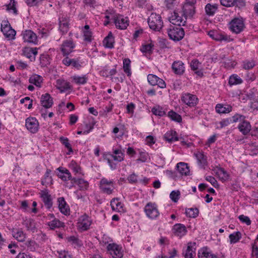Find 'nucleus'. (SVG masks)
<instances>
[{
    "label": "nucleus",
    "mask_w": 258,
    "mask_h": 258,
    "mask_svg": "<svg viewBox=\"0 0 258 258\" xmlns=\"http://www.w3.org/2000/svg\"><path fill=\"white\" fill-rule=\"evenodd\" d=\"M199 210L197 208H190L186 209L185 214L187 217L190 218H196L199 215Z\"/></svg>",
    "instance_id": "nucleus-50"
},
{
    "label": "nucleus",
    "mask_w": 258,
    "mask_h": 258,
    "mask_svg": "<svg viewBox=\"0 0 258 258\" xmlns=\"http://www.w3.org/2000/svg\"><path fill=\"white\" fill-rule=\"evenodd\" d=\"M38 48L36 47H25L23 49V53L30 61L35 60L36 56L38 54Z\"/></svg>",
    "instance_id": "nucleus-18"
},
{
    "label": "nucleus",
    "mask_w": 258,
    "mask_h": 258,
    "mask_svg": "<svg viewBox=\"0 0 258 258\" xmlns=\"http://www.w3.org/2000/svg\"><path fill=\"white\" fill-rule=\"evenodd\" d=\"M178 171L181 175H187L189 173V167L185 163L180 162L176 165Z\"/></svg>",
    "instance_id": "nucleus-34"
},
{
    "label": "nucleus",
    "mask_w": 258,
    "mask_h": 258,
    "mask_svg": "<svg viewBox=\"0 0 258 258\" xmlns=\"http://www.w3.org/2000/svg\"><path fill=\"white\" fill-rule=\"evenodd\" d=\"M124 154L121 149H113L112 153L106 152L103 154V158L107 161L112 169L116 168V164L113 161L120 162L123 160Z\"/></svg>",
    "instance_id": "nucleus-1"
},
{
    "label": "nucleus",
    "mask_w": 258,
    "mask_h": 258,
    "mask_svg": "<svg viewBox=\"0 0 258 258\" xmlns=\"http://www.w3.org/2000/svg\"><path fill=\"white\" fill-rule=\"evenodd\" d=\"M232 107L230 105L217 104L215 106L216 111L219 114L228 113L232 111Z\"/></svg>",
    "instance_id": "nucleus-28"
},
{
    "label": "nucleus",
    "mask_w": 258,
    "mask_h": 258,
    "mask_svg": "<svg viewBox=\"0 0 258 258\" xmlns=\"http://www.w3.org/2000/svg\"><path fill=\"white\" fill-rule=\"evenodd\" d=\"M149 27L155 31H160L163 26V22L160 15L152 13L148 19Z\"/></svg>",
    "instance_id": "nucleus-3"
},
{
    "label": "nucleus",
    "mask_w": 258,
    "mask_h": 258,
    "mask_svg": "<svg viewBox=\"0 0 258 258\" xmlns=\"http://www.w3.org/2000/svg\"><path fill=\"white\" fill-rule=\"evenodd\" d=\"M164 139L169 142L177 141L178 138L177 136L176 133L174 131H169L167 132L164 135Z\"/></svg>",
    "instance_id": "nucleus-40"
},
{
    "label": "nucleus",
    "mask_w": 258,
    "mask_h": 258,
    "mask_svg": "<svg viewBox=\"0 0 258 258\" xmlns=\"http://www.w3.org/2000/svg\"><path fill=\"white\" fill-rule=\"evenodd\" d=\"M147 79L149 83L152 86L157 85L162 89L166 88V85L165 81L155 75H148Z\"/></svg>",
    "instance_id": "nucleus-14"
},
{
    "label": "nucleus",
    "mask_w": 258,
    "mask_h": 258,
    "mask_svg": "<svg viewBox=\"0 0 258 258\" xmlns=\"http://www.w3.org/2000/svg\"><path fill=\"white\" fill-rule=\"evenodd\" d=\"M110 206L112 210L121 212L123 211L122 204L118 199H113L111 201Z\"/></svg>",
    "instance_id": "nucleus-39"
},
{
    "label": "nucleus",
    "mask_w": 258,
    "mask_h": 258,
    "mask_svg": "<svg viewBox=\"0 0 258 258\" xmlns=\"http://www.w3.org/2000/svg\"><path fill=\"white\" fill-rule=\"evenodd\" d=\"M55 87L60 92H63L71 89L70 83L63 79L57 80Z\"/></svg>",
    "instance_id": "nucleus-25"
},
{
    "label": "nucleus",
    "mask_w": 258,
    "mask_h": 258,
    "mask_svg": "<svg viewBox=\"0 0 258 258\" xmlns=\"http://www.w3.org/2000/svg\"><path fill=\"white\" fill-rule=\"evenodd\" d=\"M69 20L66 18L59 19V30L62 34H66L69 30Z\"/></svg>",
    "instance_id": "nucleus-30"
},
{
    "label": "nucleus",
    "mask_w": 258,
    "mask_h": 258,
    "mask_svg": "<svg viewBox=\"0 0 258 258\" xmlns=\"http://www.w3.org/2000/svg\"><path fill=\"white\" fill-rule=\"evenodd\" d=\"M173 233L175 235L181 237L185 235L187 232L186 227L182 224H176L172 228Z\"/></svg>",
    "instance_id": "nucleus-26"
},
{
    "label": "nucleus",
    "mask_w": 258,
    "mask_h": 258,
    "mask_svg": "<svg viewBox=\"0 0 258 258\" xmlns=\"http://www.w3.org/2000/svg\"><path fill=\"white\" fill-rule=\"evenodd\" d=\"M74 183L77 184L80 189L81 190L88 189L89 185V182L85 180L82 178H73L72 179V184L68 186L69 188H71L74 186Z\"/></svg>",
    "instance_id": "nucleus-21"
},
{
    "label": "nucleus",
    "mask_w": 258,
    "mask_h": 258,
    "mask_svg": "<svg viewBox=\"0 0 258 258\" xmlns=\"http://www.w3.org/2000/svg\"><path fill=\"white\" fill-rule=\"evenodd\" d=\"M164 4L166 7L168 9H173L177 5V0H164Z\"/></svg>",
    "instance_id": "nucleus-55"
},
{
    "label": "nucleus",
    "mask_w": 258,
    "mask_h": 258,
    "mask_svg": "<svg viewBox=\"0 0 258 258\" xmlns=\"http://www.w3.org/2000/svg\"><path fill=\"white\" fill-rule=\"evenodd\" d=\"M25 126L32 133H36L39 128V123L35 117H29L26 119Z\"/></svg>",
    "instance_id": "nucleus-16"
},
{
    "label": "nucleus",
    "mask_w": 258,
    "mask_h": 258,
    "mask_svg": "<svg viewBox=\"0 0 258 258\" xmlns=\"http://www.w3.org/2000/svg\"><path fill=\"white\" fill-rule=\"evenodd\" d=\"M168 116L174 121L180 122L182 121L181 116L176 112L171 110L168 112Z\"/></svg>",
    "instance_id": "nucleus-52"
},
{
    "label": "nucleus",
    "mask_w": 258,
    "mask_h": 258,
    "mask_svg": "<svg viewBox=\"0 0 258 258\" xmlns=\"http://www.w3.org/2000/svg\"><path fill=\"white\" fill-rule=\"evenodd\" d=\"M256 89L252 88L247 92L246 95L250 100L257 98Z\"/></svg>",
    "instance_id": "nucleus-57"
},
{
    "label": "nucleus",
    "mask_w": 258,
    "mask_h": 258,
    "mask_svg": "<svg viewBox=\"0 0 258 258\" xmlns=\"http://www.w3.org/2000/svg\"><path fill=\"white\" fill-rule=\"evenodd\" d=\"M39 61L41 67H47L50 62L49 55L46 53L40 54Z\"/></svg>",
    "instance_id": "nucleus-41"
},
{
    "label": "nucleus",
    "mask_w": 258,
    "mask_h": 258,
    "mask_svg": "<svg viewBox=\"0 0 258 258\" xmlns=\"http://www.w3.org/2000/svg\"><path fill=\"white\" fill-rule=\"evenodd\" d=\"M123 71L127 74V76L131 75V60L129 58H124L123 61Z\"/></svg>",
    "instance_id": "nucleus-44"
},
{
    "label": "nucleus",
    "mask_w": 258,
    "mask_h": 258,
    "mask_svg": "<svg viewBox=\"0 0 258 258\" xmlns=\"http://www.w3.org/2000/svg\"><path fill=\"white\" fill-rule=\"evenodd\" d=\"M59 140L61 143L68 149L69 151L68 154H70L71 153L73 152L72 146L69 142V140L67 138L61 137L59 138Z\"/></svg>",
    "instance_id": "nucleus-51"
},
{
    "label": "nucleus",
    "mask_w": 258,
    "mask_h": 258,
    "mask_svg": "<svg viewBox=\"0 0 258 258\" xmlns=\"http://www.w3.org/2000/svg\"><path fill=\"white\" fill-rule=\"evenodd\" d=\"M206 180L209 182L215 187L218 186V183L216 179L212 176H208L206 177Z\"/></svg>",
    "instance_id": "nucleus-61"
},
{
    "label": "nucleus",
    "mask_w": 258,
    "mask_h": 258,
    "mask_svg": "<svg viewBox=\"0 0 258 258\" xmlns=\"http://www.w3.org/2000/svg\"><path fill=\"white\" fill-rule=\"evenodd\" d=\"M181 100L190 107L195 106L198 102V98L196 95L188 93L182 95Z\"/></svg>",
    "instance_id": "nucleus-11"
},
{
    "label": "nucleus",
    "mask_w": 258,
    "mask_h": 258,
    "mask_svg": "<svg viewBox=\"0 0 258 258\" xmlns=\"http://www.w3.org/2000/svg\"><path fill=\"white\" fill-rule=\"evenodd\" d=\"M229 28L233 33H240L244 28L243 20L239 18L233 19L229 23Z\"/></svg>",
    "instance_id": "nucleus-8"
},
{
    "label": "nucleus",
    "mask_w": 258,
    "mask_h": 258,
    "mask_svg": "<svg viewBox=\"0 0 258 258\" xmlns=\"http://www.w3.org/2000/svg\"><path fill=\"white\" fill-rule=\"evenodd\" d=\"M216 174L218 176L219 179L222 181H225L229 178V174L223 168H220L217 170Z\"/></svg>",
    "instance_id": "nucleus-45"
},
{
    "label": "nucleus",
    "mask_w": 258,
    "mask_h": 258,
    "mask_svg": "<svg viewBox=\"0 0 258 258\" xmlns=\"http://www.w3.org/2000/svg\"><path fill=\"white\" fill-rule=\"evenodd\" d=\"M51 170L50 169H47L45 174L44 178L41 181L42 185H45L48 184L49 182H51L52 178L50 176Z\"/></svg>",
    "instance_id": "nucleus-54"
},
{
    "label": "nucleus",
    "mask_w": 258,
    "mask_h": 258,
    "mask_svg": "<svg viewBox=\"0 0 258 258\" xmlns=\"http://www.w3.org/2000/svg\"><path fill=\"white\" fill-rule=\"evenodd\" d=\"M75 44L71 40H66L60 46V50L64 56H68L73 50Z\"/></svg>",
    "instance_id": "nucleus-13"
},
{
    "label": "nucleus",
    "mask_w": 258,
    "mask_h": 258,
    "mask_svg": "<svg viewBox=\"0 0 258 258\" xmlns=\"http://www.w3.org/2000/svg\"><path fill=\"white\" fill-rule=\"evenodd\" d=\"M180 192L179 190H173L170 194V198L175 203H176L180 197Z\"/></svg>",
    "instance_id": "nucleus-56"
},
{
    "label": "nucleus",
    "mask_w": 258,
    "mask_h": 258,
    "mask_svg": "<svg viewBox=\"0 0 258 258\" xmlns=\"http://www.w3.org/2000/svg\"><path fill=\"white\" fill-rule=\"evenodd\" d=\"M199 258H217V256L212 253L211 251L207 247L201 248L198 251Z\"/></svg>",
    "instance_id": "nucleus-29"
},
{
    "label": "nucleus",
    "mask_w": 258,
    "mask_h": 258,
    "mask_svg": "<svg viewBox=\"0 0 258 258\" xmlns=\"http://www.w3.org/2000/svg\"><path fill=\"white\" fill-rule=\"evenodd\" d=\"M153 45L151 43L144 45L142 46L141 49V51L143 52H148L152 51Z\"/></svg>",
    "instance_id": "nucleus-63"
},
{
    "label": "nucleus",
    "mask_w": 258,
    "mask_h": 258,
    "mask_svg": "<svg viewBox=\"0 0 258 258\" xmlns=\"http://www.w3.org/2000/svg\"><path fill=\"white\" fill-rule=\"evenodd\" d=\"M1 31L5 36L9 40H13L16 34V31L12 29L7 20L3 21L1 24Z\"/></svg>",
    "instance_id": "nucleus-6"
},
{
    "label": "nucleus",
    "mask_w": 258,
    "mask_h": 258,
    "mask_svg": "<svg viewBox=\"0 0 258 258\" xmlns=\"http://www.w3.org/2000/svg\"><path fill=\"white\" fill-rule=\"evenodd\" d=\"M107 249L113 258H121L123 256L121 248L116 244H109L107 246Z\"/></svg>",
    "instance_id": "nucleus-17"
},
{
    "label": "nucleus",
    "mask_w": 258,
    "mask_h": 258,
    "mask_svg": "<svg viewBox=\"0 0 258 258\" xmlns=\"http://www.w3.org/2000/svg\"><path fill=\"white\" fill-rule=\"evenodd\" d=\"M196 242H188L185 252L183 255L185 258H193L196 255Z\"/></svg>",
    "instance_id": "nucleus-22"
},
{
    "label": "nucleus",
    "mask_w": 258,
    "mask_h": 258,
    "mask_svg": "<svg viewBox=\"0 0 258 258\" xmlns=\"http://www.w3.org/2000/svg\"><path fill=\"white\" fill-rule=\"evenodd\" d=\"M169 38L174 41L181 40L184 36V29L181 26H171L167 30Z\"/></svg>",
    "instance_id": "nucleus-4"
},
{
    "label": "nucleus",
    "mask_w": 258,
    "mask_h": 258,
    "mask_svg": "<svg viewBox=\"0 0 258 258\" xmlns=\"http://www.w3.org/2000/svg\"><path fill=\"white\" fill-rule=\"evenodd\" d=\"M197 0H185L182 7V15L186 19L193 18L196 12Z\"/></svg>",
    "instance_id": "nucleus-2"
},
{
    "label": "nucleus",
    "mask_w": 258,
    "mask_h": 258,
    "mask_svg": "<svg viewBox=\"0 0 258 258\" xmlns=\"http://www.w3.org/2000/svg\"><path fill=\"white\" fill-rule=\"evenodd\" d=\"M218 9V5L213 4L212 5L210 3L207 4L205 8L206 14L209 16H213Z\"/></svg>",
    "instance_id": "nucleus-38"
},
{
    "label": "nucleus",
    "mask_w": 258,
    "mask_h": 258,
    "mask_svg": "<svg viewBox=\"0 0 258 258\" xmlns=\"http://www.w3.org/2000/svg\"><path fill=\"white\" fill-rule=\"evenodd\" d=\"M58 171L57 176L63 181L71 180L72 184V179L73 178L72 177L71 173L69 170L62 167H59L57 169Z\"/></svg>",
    "instance_id": "nucleus-20"
},
{
    "label": "nucleus",
    "mask_w": 258,
    "mask_h": 258,
    "mask_svg": "<svg viewBox=\"0 0 258 258\" xmlns=\"http://www.w3.org/2000/svg\"><path fill=\"white\" fill-rule=\"evenodd\" d=\"M242 79L236 75H233L231 76L229 79L228 83L229 85L232 86L242 83Z\"/></svg>",
    "instance_id": "nucleus-47"
},
{
    "label": "nucleus",
    "mask_w": 258,
    "mask_h": 258,
    "mask_svg": "<svg viewBox=\"0 0 258 258\" xmlns=\"http://www.w3.org/2000/svg\"><path fill=\"white\" fill-rule=\"evenodd\" d=\"M245 117L243 115H241L239 114H236L233 116L231 118H229L230 120V122H236L238 120L242 121L243 120Z\"/></svg>",
    "instance_id": "nucleus-62"
},
{
    "label": "nucleus",
    "mask_w": 258,
    "mask_h": 258,
    "mask_svg": "<svg viewBox=\"0 0 258 258\" xmlns=\"http://www.w3.org/2000/svg\"><path fill=\"white\" fill-rule=\"evenodd\" d=\"M22 224L26 227L28 230L34 231L36 228L34 221L31 218H23Z\"/></svg>",
    "instance_id": "nucleus-33"
},
{
    "label": "nucleus",
    "mask_w": 258,
    "mask_h": 258,
    "mask_svg": "<svg viewBox=\"0 0 258 258\" xmlns=\"http://www.w3.org/2000/svg\"><path fill=\"white\" fill-rule=\"evenodd\" d=\"M22 35L24 41L34 44L37 43V36L32 31L25 30L23 32Z\"/></svg>",
    "instance_id": "nucleus-19"
},
{
    "label": "nucleus",
    "mask_w": 258,
    "mask_h": 258,
    "mask_svg": "<svg viewBox=\"0 0 258 258\" xmlns=\"http://www.w3.org/2000/svg\"><path fill=\"white\" fill-rule=\"evenodd\" d=\"M16 3L15 0H10L9 4L6 5L7 10L9 11H12L15 15L17 14Z\"/></svg>",
    "instance_id": "nucleus-53"
},
{
    "label": "nucleus",
    "mask_w": 258,
    "mask_h": 258,
    "mask_svg": "<svg viewBox=\"0 0 258 258\" xmlns=\"http://www.w3.org/2000/svg\"><path fill=\"white\" fill-rule=\"evenodd\" d=\"M238 219L240 221L243 223H245L247 225H249L251 224V221L250 220L249 218L243 215H240L238 217Z\"/></svg>",
    "instance_id": "nucleus-64"
},
{
    "label": "nucleus",
    "mask_w": 258,
    "mask_h": 258,
    "mask_svg": "<svg viewBox=\"0 0 258 258\" xmlns=\"http://www.w3.org/2000/svg\"><path fill=\"white\" fill-rule=\"evenodd\" d=\"M68 240L69 242H72L73 244H75L77 245H81V241L75 236H72L68 237Z\"/></svg>",
    "instance_id": "nucleus-60"
},
{
    "label": "nucleus",
    "mask_w": 258,
    "mask_h": 258,
    "mask_svg": "<svg viewBox=\"0 0 258 258\" xmlns=\"http://www.w3.org/2000/svg\"><path fill=\"white\" fill-rule=\"evenodd\" d=\"M208 34L210 37L216 41L228 40V37L226 35L219 33L217 31H210Z\"/></svg>",
    "instance_id": "nucleus-31"
},
{
    "label": "nucleus",
    "mask_w": 258,
    "mask_h": 258,
    "mask_svg": "<svg viewBox=\"0 0 258 258\" xmlns=\"http://www.w3.org/2000/svg\"><path fill=\"white\" fill-rule=\"evenodd\" d=\"M29 82L30 83L40 87L42 82V78L39 75L35 74L30 78Z\"/></svg>",
    "instance_id": "nucleus-43"
},
{
    "label": "nucleus",
    "mask_w": 258,
    "mask_h": 258,
    "mask_svg": "<svg viewBox=\"0 0 258 258\" xmlns=\"http://www.w3.org/2000/svg\"><path fill=\"white\" fill-rule=\"evenodd\" d=\"M242 122L238 125L239 131L243 134L247 135L251 130V125L248 121L242 120Z\"/></svg>",
    "instance_id": "nucleus-35"
},
{
    "label": "nucleus",
    "mask_w": 258,
    "mask_h": 258,
    "mask_svg": "<svg viewBox=\"0 0 258 258\" xmlns=\"http://www.w3.org/2000/svg\"><path fill=\"white\" fill-rule=\"evenodd\" d=\"M144 210L147 217L152 220L157 219L160 215L157 206L155 203H148Z\"/></svg>",
    "instance_id": "nucleus-5"
},
{
    "label": "nucleus",
    "mask_w": 258,
    "mask_h": 258,
    "mask_svg": "<svg viewBox=\"0 0 258 258\" xmlns=\"http://www.w3.org/2000/svg\"><path fill=\"white\" fill-rule=\"evenodd\" d=\"M114 23L117 29L121 30L125 29L129 25V21L127 17H124L122 15H117L113 18Z\"/></svg>",
    "instance_id": "nucleus-9"
},
{
    "label": "nucleus",
    "mask_w": 258,
    "mask_h": 258,
    "mask_svg": "<svg viewBox=\"0 0 258 258\" xmlns=\"http://www.w3.org/2000/svg\"><path fill=\"white\" fill-rule=\"evenodd\" d=\"M13 236L20 242L24 241L26 239V234L20 229H13L12 230Z\"/></svg>",
    "instance_id": "nucleus-32"
},
{
    "label": "nucleus",
    "mask_w": 258,
    "mask_h": 258,
    "mask_svg": "<svg viewBox=\"0 0 258 258\" xmlns=\"http://www.w3.org/2000/svg\"><path fill=\"white\" fill-rule=\"evenodd\" d=\"M194 155L198 161L199 165L204 167L207 164V157L203 153L197 152L194 154Z\"/></svg>",
    "instance_id": "nucleus-37"
},
{
    "label": "nucleus",
    "mask_w": 258,
    "mask_h": 258,
    "mask_svg": "<svg viewBox=\"0 0 258 258\" xmlns=\"http://www.w3.org/2000/svg\"><path fill=\"white\" fill-rule=\"evenodd\" d=\"M41 104L45 108H50L53 104V99L48 93H45L41 96Z\"/></svg>",
    "instance_id": "nucleus-27"
},
{
    "label": "nucleus",
    "mask_w": 258,
    "mask_h": 258,
    "mask_svg": "<svg viewBox=\"0 0 258 258\" xmlns=\"http://www.w3.org/2000/svg\"><path fill=\"white\" fill-rule=\"evenodd\" d=\"M74 82L78 85H84L86 84L88 80V78L86 75L83 76H74L73 77Z\"/></svg>",
    "instance_id": "nucleus-48"
},
{
    "label": "nucleus",
    "mask_w": 258,
    "mask_h": 258,
    "mask_svg": "<svg viewBox=\"0 0 258 258\" xmlns=\"http://www.w3.org/2000/svg\"><path fill=\"white\" fill-rule=\"evenodd\" d=\"M48 225L51 229L64 227V223L55 218L53 220L48 223Z\"/></svg>",
    "instance_id": "nucleus-42"
},
{
    "label": "nucleus",
    "mask_w": 258,
    "mask_h": 258,
    "mask_svg": "<svg viewBox=\"0 0 258 258\" xmlns=\"http://www.w3.org/2000/svg\"><path fill=\"white\" fill-rule=\"evenodd\" d=\"M58 207L60 212L65 215L70 213L69 206L67 204L63 197H60L57 199Z\"/></svg>",
    "instance_id": "nucleus-24"
},
{
    "label": "nucleus",
    "mask_w": 258,
    "mask_h": 258,
    "mask_svg": "<svg viewBox=\"0 0 258 258\" xmlns=\"http://www.w3.org/2000/svg\"><path fill=\"white\" fill-rule=\"evenodd\" d=\"M186 18L184 17L183 18L179 15V14L174 11L173 13L171 14L169 17V21L174 25L177 26H185L186 22Z\"/></svg>",
    "instance_id": "nucleus-12"
},
{
    "label": "nucleus",
    "mask_w": 258,
    "mask_h": 258,
    "mask_svg": "<svg viewBox=\"0 0 258 258\" xmlns=\"http://www.w3.org/2000/svg\"><path fill=\"white\" fill-rule=\"evenodd\" d=\"M39 194L40 197L45 207L48 209H50L52 207L53 202L51 196L49 194L48 190L47 189L41 190Z\"/></svg>",
    "instance_id": "nucleus-10"
},
{
    "label": "nucleus",
    "mask_w": 258,
    "mask_h": 258,
    "mask_svg": "<svg viewBox=\"0 0 258 258\" xmlns=\"http://www.w3.org/2000/svg\"><path fill=\"white\" fill-rule=\"evenodd\" d=\"M71 169L76 174H82L81 168L75 162L72 161L71 164Z\"/></svg>",
    "instance_id": "nucleus-58"
},
{
    "label": "nucleus",
    "mask_w": 258,
    "mask_h": 258,
    "mask_svg": "<svg viewBox=\"0 0 258 258\" xmlns=\"http://www.w3.org/2000/svg\"><path fill=\"white\" fill-rule=\"evenodd\" d=\"M255 66V63L253 61H245L243 62V68L245 70H250L253 68Z\"/></svg>",
    "instance_id": "nucleus-59"
},
{
    "label": "nucleus",
    "mask_w": 258,
    "mask_h": 258,
    "mask_svg": "<svg viewBox=\"0 0 258 258\" xmlns=\"http://www.w3.org/2000/svg\"><path fill=\"white\" fill-rule=\"evenodd\" d=\"M104 46L108 48H112L114 47V38L111 32L109 33L108 35L104 38L103 40Z\"/></svg>",
    "instance_id": "nucleus-36"
},
{
    "label": "nucleus",
    "mask_w": 258,
    "mask_h": 258,
    "mask_svg": "<svg viewBox=\"0 0 258 258\" xmlns=\"http://www.w3.org/2000/svg\"><path fill=\"white\" fill-rule=\"evenodd\" d=\"M229 238L231 244L235 243L241 238V233L239 231L234 232L229 235Z\"/></svg>",
    "instance_id": "nucleus-46"
},
{
    "label": "nucleus",
    "mask_w": 258,
    "mask_h": 258,
    "mask_svg": "<svg viewBox=\"0 0 258 258\" xmlns=\"http://www.w3.org/2000/svg\"><path fill=\"white\" fill-rule=\"evenodd\" d=\"M84 40L87 41H91L92 32L89 29V26L86 25L83 30Z\"/></svg>",
    "instance_id": "nucleus-49"
},
{
    "label": "nucleus",
    "mask_w": 258,
    "mask_h": 258,
    "mask_svg": "<svg viewBox=\"0 0 258 258\" xmlns=\"http://www.w3.org/2000/svg\"><path fill=\"white\" fill-rule=\"evenodd\" d=\"M172 69L176 75H181L185 71L184 64L182 61H174L172 64Z\"/></svg>",
    "instance_id": "nucleus-23"
},
{
    "label": "nucleus",
    "mask_w": 258,
    "mask_h": 258,
    "mask_svg": "<svg viewBox=\"0 0 258 258\" xmlns=\"http://www.w3.org/2000/svg\"><path fill=\"white\" fill-rule=\"evenodd\" d=\"M99 187L103 192L110 195L114 188V182L111 180L103 178L100 181Z\"/></svg>",
    "instance_id": "nucleus-7"
},
{
    "label": "nucleus",
    "mask_w": 258,
    "mask_h": 258,
    "mask_svg": "<svg viewBox=\"0 0 258 258\" xmlns=\"http://www.w3.org/2000/svg\"><path fill=\"white\" fill-rule=\"evenodd\" d=\"M91 223L92 221L88 215L85 214L79 218L78 226L80 229L85 231L89 228Z\"/></svg>",
    "instance_id": "nucleus-15"
}]
</instances>
